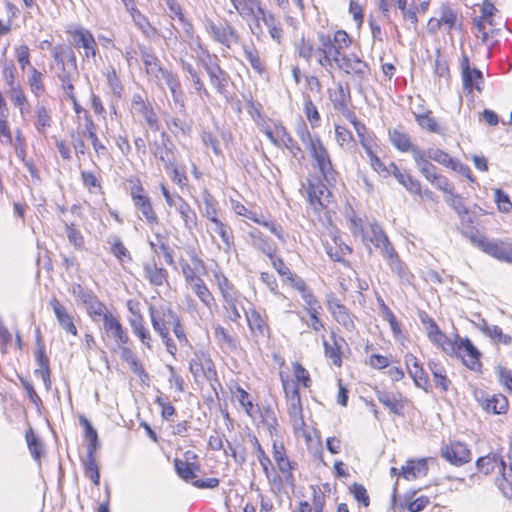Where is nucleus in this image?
Instances as JSON below:
<instances>
[{
	"instance_id": "9d476101",
	"label": "nucleus",
	"mask_w": 512,
	"mask_h": 512,
	"mask_svg": "<svg viewBox=\"0 0 512 512\" xmlns=\"http://www.w3.org/2000/svg\"><path fill=\"white\" fill-rule=\"evenodd\" d=\"M462 359L463 364L472 371H480L481 369V352L473 345L468 338H462L460 347L456 355Z\"/></svg>"
},
{
	"instance_id": "b1692460",
	"label": "nucleus",
	"mask_w": 512,
	"mask_h": 512,
	"mask_svg": "<svg viewBox=\"0 0 512 512\" xmlns=\"http://www.w3.org/2000/svg\"><path fill=\"white\" fill-rule=\"evenodd\" d=\"M248 243L263 254L272 258L275 254V247L257 230L252 229L247 234Z\"/></svg>"
},
{
	"instance_id": "1a4fd4ad",
	"label": "nucleus",
	"mask_w": 512,
	"mask_h": 512,
	"mask_svg": "<svg viewBox=\"0 0 512 512\" xmlns=\"http://www.w3.org/2000/svg\"><path fill=\"white\" fill-rule=\"evenodd\" d=\"M173 147L174 145L165 132L161 134L159 140H154L149 144L153 156L160 160L166 169H169L174 162Z\"/></svg>"
},
{
	"instance_id": "f704fd0d",
	"label": "nucleus",
	"mask_w": 512,
	"mask_h": 512,
	"mask_svg": "<svg viewBox=\"0 0 512 512\" xmlns=\"http://www.w3.org/2000/svg\"><path fill=\"white\" fill-rule=\"evenodd\" d=\"M180 214L185 228L192 231L197 225V215L190 205L184 200H177V205L174 207Z\"/></svg>"
},
{
	"instance_id": "dca6fc26",
	"label": "nucleus",
	"mask_w": 512,
	"mask_h": 512,
	"mask_svg": "<svg viewBox=\"0 0 512 512\" xmlns=\"http://www.w3.org/2000/svg\"><path fill=\"white\" fill-rule=\"evenodd\" d=\"M405 364L414 384L425 392H428L430 387L429 380L418 359L411 353L406 354Z\"/></svg>"
},
{
	"instance_id": "864d4df0",
	"label": "nucleus",
	"mask_w": 512,
	"mask_h": 512,
	"mask_svg": "<svg viewBox=\"0 0 512 512\" xmlns=\"http://www.w3.org/2000/svg\"><path fill=\"white\" fill-rule=\"evenodd\" d=\"M273 458L282 473H287L292 470V466L288 458L286 457L283 445H273Z\"/></svg>"
},
{
	"instance_id": "7ed1b4c3",
	"label": "nucleus",
	"mask_w": 512,
	"mask_h": 512,
	"mask_svg": "<svg viewBox=\"0 0 512 512\" xmlns=\"http://www.w3.org/2000/svg\"><path fill=\"white\" fill-rule=\"evenodd\" d=\"M149 315L152 327L154 331L159 334L167 352L175 356L177 353V346L169 336V326L172 325V317H178L177 313L167 306H160L159 308L150 306Z\"/></svg>"
},
{
	"instance_id": "c85d7f7f",
	"label": "nucleus",
	"mask_w": 512,
	"mask_h": 512,
	"mask_svg": "<svg viewBox=\"0 0 512 512\" xmlns=\"http://www.w3.org/2000/svg\"><path fill=\"white\" fill-rule=\"evenodd\" d=\"M344 343L343 338L336 339L334 335L331 336V342L323 341L325 356L337 367H340L342 364L341 348Z\"/></svg>"
},
{
	"instance_id": "412c9836",
	"label": "nucleus",
	"mask_w": 512,
	"mask_h": 512,
	"mask_svg": "<svg viewBox=\"0 0 512 512\" xmlns=\"http://www.w3.org/2000/svg\"><path fill=\"white\" fill-rule=\"evenodd\" d=\"M476 464L477 468L485 475L492 473L496 468H498L503 479L508 481L507 473L505 472L506 463L499 455L489 454L487 456L480 457Z\"/></svg>"
},
{
	"instance_id": "f3484780",
	"label": "nucleus",
	"mask_w": 512,
	"mask_h": 512,
	"mask_svg": "<svg viewBox=\"0 0 512 512\" xmlns=\"http://www.w3.org/2000/svg\"><path fill=\"white\" fill-rule=\"evenodd\" d=\"M132 107L145 119L151 130L157 131L159 129V121L152 105L149 102L144 101L140 94H135L133 96Z\"/></svg>"
},
{
	"instance_id": "4d7b16f0",
	"label": "nucleus",
	"mask_w": 512,
	"mask_h": 512,
	"mask_svg": "<svg viewBox=\"0 0 512 512\" xmlns=\"http://www.w3.org/2000/svg\"><path fill=\"white\" fill-rule=\"evenodd\" d=\"M415 118L421 128L432 133L440 132L438 123L430 111L422 114H415Z\"/></svg>"
},
{
	"instance_id": "5701e85b",
	"label": "nucleus",
	"mask_w": 512,
	"mask_h": 512,
	"mask_svg": "<svg viewBox=\"0 0 512 512\" xmlns=\"http://www.w3.org/2000/svg\"><path fill=\"white\" fill-rule=\"evenodd\" d=\"M307 193L309 201L315 209L324 208L330 202L331 194L327 187L321 183L310 184Z\"/></svg>"
},
{
	"instance_id": "7c9ffc66",
	"label": "nucleus",
	"mask_w": 512,
	"mask_h": 512,
	"mask_svg": "<svg viewBox=\"0 0 512 512\" xmlns=\"http://www.w3.org/2000/svg\"><path fill=\"white\" fill-rule=\"evenodd\" d=\"M428 467L426 459H419L417 461H407L406 465L401 469V475L407 479H415L419 476H425L427 474Z\"/></svg>"
},
{
	"instance_id": "49530a36",
	"label": "nucleus",
	"mask_w": 512,
	"mask_h": 512,
	"mask_svg": "<svg viewBox=\"0 0 512 512\" xmlns=\"http://www.w3.org/2000/svg\"><path fill=\"white\" fill-rule=\"evenodd\" d=\"M191 290L197 295L199 300L209 309H211L214 303V297L205 282L201 278L197 282L189 285Z\"/></svg>"
},
{
	"instance_id": "4468645a",
	"label": "nucleus",
	"mask_w": 512,
	"mask_h": 512,
	"mask_svg": "<svg viewBox=\"0 0 512 512\" xmlns=\"http://www.w3.org/2000/svg\"><path fill=\"white\" fill-rule=\"evenodd\" d=\"M441 455L453 465L461 466L471 460V452L462 442H453L445 446Z\"/></svg>"
},
{
	"instance_id": "09e8293b",
	"label": "nucleus",
	"mask_w": 512,
	"mask_h": 512,
	"mask_svg": "<svg viewBox=\"0 0 512 512\" xmlns=\"http://www.w3.org/2000/svg\"><path fill=\"white\" fill-rule=\"evenodd\" d=\"M395 178L408 192L421 195L422 190L420 182L414 179L410 174L402 173L399 168H395Z\"/></svg>"
},
{
	"instance_id": "e2e57ef3",
	"label": "nucleus",
	"mask_w": 512,
	"mask_h": 512,
	"mask_svg": "<svg viewBox=\"0 0 512 512\" xmlns=\"http://www.w3.org/2000/svg\"><path fill=\"white\" fill-rule=\"evenodd\" d=\"M167 126L170 129V131L176 136L190 135L191 133V125L180 118H171L167 121Z\"/></svg>"
},
{
	"instance_id": "a19ab883",
	"label": "nucleus",
	"mask_w": 512,
	"mask_h": 512,
	"mask_svg": "<svg viewBox=\"0 0 512 512\" xmlns=\"http://www.w3.org/2000/svg\"><path fill=\"white\" fill-rule=\"evenodd\" d=\"M429 368L436 386L439 387L442 392H447L451 385V381L447 378L444 367L439 363L430 362Z\"/></svg>"
},
{
	"instance_id": "bf43d9fd",
	"label": "nucleus",
	"mask_w": 512,
	"mask_h": 512,
	"mask_svg": "<svg viewBox=\"0 0 512 512\" xmlns=\"http://www.w3.org/2000/svg\"><path fill=\"white\" fill-rule=\"evenodd\" d=\"M335 134L337 143L345 149H351L355 146L352 133L345 127L336 125Z\"/></svg>"
},
{
	"instance_id": "39448f33",
	"label": "nucleus",
	"mask_w": 512,
	"mask_h": 512,
	"mask_svg": "<svg viewBox=\"0 0 512 512\" xmlns=\"http://www.w3.org/2000/svg\"><path fill=\"white\" fill-rule=\"evenodd\" d=\"M310 155L314 161V166L318 168L327 182L335 180V170L333 168L330 155L321 140H316L309 149Z\"/></svg>"
},
{
	"instance_id": "72a5a7b5",
	"label": "nucleus",
	"mask_w": 512,
	"mask_h": 512,
	"mask_svg": "<svg viewBox=\"0 0 512 512\" xmlns=\"http://www.w3.org/2000/svg\"><path fill=\"white\" fill-rule=\"evenodd\" d=\"M180 64L182 70L186 73V78L192 82L194 89L200 95L209 96V93L204 86L199 72L192 66V64L186 62L185 60H181Z\"/></svg>"
},
{
	"instance_id": "774afa93",
	"label": "nucleus",
	"mask_w": 512,
	"mask_h": 512,
	"mask_svg": "<svg viewBox=\"0 0 512 512\" xmlns=\"http://www.w3.org/2000/svg\"><path fill=\"white\" fill-rule=\"evenodd\" d=\"M81 179L83 185L89 190L90 193H97L101 191L100 181L93 172L81 171Z\"/></svg>"
},
{
	"instance_id": "a878e982",
	"label": "nucleus",
	"mask_w": 512,
	"mask_h": 512,
	"mask_svg": "<svg viewBox=\"0 0 512 512\" xmlns=\"http://www.w3.org/2000/svg\"><path fill=\"white\" fill-rule=\"evenodd\" d=\"M383 257L386 259L391 270L395 272L402 281L410 283L412 275L406 265L400 260L394 248L390 249Z\"/></svg>"
},
{
	"instance_id": "5fc2aeb1",
	"label": "nucleus",
	"mask_w": 512,
	"mask_h": 512,
	"mask_svg": "<svg viewBox=\"0 0 512 512\" xmlns=\"http://www.w3.org/2000/svg\"><path fill=\"white\" fill-rule=\"evenodd\" d=\"M460 341L462 338L459 335H455L454 339H451L444 334L435 344L439 345L446 354L455 356L460 347Z\"/></svg>"
},
{
	"instance_id": "052dcab7",
	"label": "nucleus",
	"mask_w": 512,
	"mask_h": 512,
	"mask_svg": "<svg viewBox=\"0 0 512 512\" xmlns=\"http://www.w3.org/2000/svg\"><path fill=\"white\" fill-rule=\"evenodd\" d=\"M54 61L57 68L67 64L70 60V53H74L73 50L65 45H56L51 50Z\"/></svg>"
},
{
	"instance_id": "0e129e2a",
	"label": "nucleus",
	"mask_w": 512,
	"mask_h": 512,
	"mask_svg": "<svg viewBox=\"0 0 512 512\" xmlns=\"http://www.w3.org/2000/svg\"><path fill=\"white\" fill-rule=\"evenodd\" d=\"M85 469H86V474L91 479V481L95 485H99L100 473H99L98 465L96 463V459L94 457V453H87V457L85 460Z\"/></svg>"
},
{
	"instance_id": "473e14b6",
	"label": "nucleus",
	"mask_w": 512,
	"mask_h": 512,
	"mask_svg": "<svg viewBox=\"0 0 512 512\" xmlns=\"http://www.w3.org/2000/svg\"><path fill=\"white\" fill-rule=\"evenodd\" d=\"M85 135L91 141L92 147L95 153L100 156H107L108 149L107 147L99 140L96 134V126L93 120L90 117H86L85 123Z\"/></svg>"
},
{
	"instance_id": "ea45409f",
	"label": "nucleus",
	"mask_w": 512,
	"mask_h": 512,
	"mask_svg": "<svg viewBox=\"0 0 512 512\" xmlns=\"http://www.w3.org/2000/svg\"><path fill=\"white\" fill-rule=\"evenodd\" d=\"M214 277L224 302H232V299L237 297V291L234 286L222 273H215Z\"/></svg>"
},
{
	"instance_id": "f03ea898",
	"label": "nucleus",
	"mask_w": 512,
	"mask_h": 512,
	"mask_svg": "<svg viewBox=\"0 0 512 512\" xmlns=\"http://www.w3.org/2000/svg\"><path fill=\"white\" fill-rule=\"evenodd\" d=\"M141 60L149 79L161 87L162 80L168 86L176 105L184 109L183 92L176 74L162 67L159 59L150 51L141 49Z\"/></svg>"
},
{
	"instance_id": "f8f14e48",
	"label": "nucleus",
	"mask_w": 512,
	"mask_h": 512,
	"mask_svg": "<svg viewBox=\"0 0 512 512\" xmlns=\"http://www.w3.org/2000/svg\"><path fill=\"white\" fill-rule=\"evenodd\" d=\"M327 308L332 314L334 320L343 326L347 331L355 330L354 316L349 312L348 308L340 303V301L334 297H331L327 301Z\"/></svg>"
},
{
	"instance_id": "0eeeda50",
	"label": "nucleus",
	"mask_w": 512,
	"mask_h": 512,
	"mask_svg": "<svg viewBox=\"0 0 512 512\" xmlns=\"http://www.w3.org/2000/svg\"><path fill=\"white\" fill-rule=\"evenodd\" d=\"M69 35L73 39V44L77 49H83V60L95 58L97 43L93 34L86 28L77 26L68 30Z\"/></svg>"
},
{
	"instance_id": "8fccbe9b",
	"label": "nucleus",
	"mask_w": 512,
	"mask_h": 512,
	"mask_svg": "<svg viewBox=\"0 0 512 512\" xmlns=\"http://www.w3.org/2000/svg\"><path fill=\"white\" fill-rule=\"evenodd\" d=\"M261 18L263 23L267 26L271 38L280 43L283 36V29L274 15L264 12Z\"/></svg>"
},
{
	"instance_id": "ddd939ff",
	"label": "nucleus",
	"mask_w": 512,
	"mask_h": 512,
	"mask_svg": "<svg viewBox=\"0 0 512 512\" xmlns=\"http://www.w3.org/2000/svg\"><path fill=\"white\" fill-rule=\"evenodd\" d=\"M246 320L249 330L256 341L268 339L270 337V328L266 316L259 311L251 309L246 312Z\"/></svg>"
},
{
	"instance_id": "9b49d317",
	"label": "nucleus",
	"mask_w": 512,
	"mask_h": 512,
	"mask_svg": "<svg viewBox=\"0 0 512 512\" xmlns=\"http://www.w3.org/2000/svg\"><path fill=\"white\" fill-rule=\"evenodd\" d=\"M213 361L210 356L202 351H196L189 361V370L195 379L209 378L214 373Z\"/></svg>"
},
{
	"instance_id": "423d86ee",
	"label": "nucleus",
	"mask_w": 512,
	"mask_h": 512,
	"mask_svg": "<svg viewBox=\"0 0 512 512\" xmlns=\"http://www.w3.org/2000/svg\"><path fill=\"white\" fill-rule=\"evenodd\" d=\"M205 29L214 41L222 44L228 49L233 45L238 44L240 41L238 32L229 23L215 24L212 21H208L205 24Z\"/></svg>"
},
{
	"instance_id": "6e6d98bb",
	"label": "nucleus",
	"mask_w": 512,
	"mask_h": 512,
	"mask_svg": "<svg viewBox=\"0 0 512 512\" xmlns=\"http://www.w3.org/2000/svg\"><path fill=\"white\" fill-rule=\"evenodd\" d=\"M108 243L111 245L112 254L121 262L131 260L128 249L124 246L123 242L118 236H113Z\"/></svg>"
},
{
	"instance_id": "338daca9",
	"label": "nucleus",
	"mask_w": 512,
	"mask_h": 512,
	"mask_svg": "<svg viewBox=\"0 0 512 512\" xmlns=\"http://www.w3.org/2000/svg\"><path fill=\"white\" fill-rule=\"evenodd\" d=\"M214 334L215 338L221 345H225L231 350H235L237 348L236 339L232 337L225 328L221 326L216 327Z\"/></svg>"
},
{
	"instance_id": "6e6552de",
	"label": "nucleus",
	"mask_w": 512,
	"mask_h": 512,
	"mask_svg": "<svg viewBox=\"0 0 512 512\" xmlns=\"http://www.w3.org/2000/svg\"><path fill=\"white\" fill-rule=\"evenodd\" d=\"M217 60L216 55H214L213 58L209 56V61H204L202 66L209 77L211 85L218 93L223 95L227 91L229 75L220 67Z\"/></svg>"
},
{
	"instance_id": "680f3d73",
	"label": "nucleus",
	"mask_w": 512,
	"mask_h": 512,
	"mask_svg": "<svg viewBox=\"0 0 512 512\" xmlns=\"http://www.w3.org/2000/svg\"><path fill=\"white\" fill-rule=\"evenodd\" d=\"M427 157L445 167L450 168L455 159H453L448 153L438 148H431L427 150Z\"/></svg>"
},
{
	"instance_id": "4be33fe9",
	"label": "nucleus",
	"mask_w": 512,
	"mask_h": 512,
	"mask_svg": "<svg viewBox=\"0 0 512 512\" xmlns=\"http://www.w3.org/2000/svg\"><path fill=\"white\" fill-rule=\"evenodd\" d=\"M234 9L244 20H250L251 17L262 16L265 12L258 0H230Z\"/></svg>"
},
{
	"instance_id": "c03bdc74",
	"label": "nucleus",
	"mask_w": 512,
	"mask_h": 512,
	"mask_svg": "<svg viewBox=\"0 0 512 512\" xmlns=\"http://www.w3.org/2000/svg\"><path fill=\"white\" fill-rule=\"evenodd\" d=\"M288 412L295 430L303 429L305 423L302 415L301 398L288 400Z\"/></svg>"
},
{
	"instance_id": "603ef678",
	"label": "nucleus",
	"mask_w": 512,
	"mask_h": 512,
	"mask_svg": "<svg viewBox=\"0 0 512 512\" xmlns=\"http://www.w3.org/2000/svg\"><path fill=\"white\" fill-rule=\"evenodd\" d=\"M29 71L28 84L30 90L36 97H39L44 92L43 74L33 66H30Z\"/></svg>"
},
{
	"instance_id": "393cba45",
	"label": "nucleus",
	"mask_w": 512,
	"mask_h": 512,
	"mask_svg": "<svg viewBox=\"0 0 512 512\" xmlns=\"http://www.w3.org/2000/svg\"><path fill=\"white\" fill-rule=\"evenodd\" d=\"M461 75L464 93L472 95L474 90L479 93L482 91L481 84L483 83V74L479 69L473 68Z\"/></svg>"
},
{
	"instance_id": "bb28decb",
	"label": "nucleus",
	"mask_w": 512,
	"mask_h": 512,
	"mask_svg": "<svg viewBox=\"0 0 512 512\" xmlns=\"http://www.w3.org/2000/svg\"><path fill=\"white\" fill-rule=\"evenodd\" d=\"M137 211L141 214L140 219L145 220L150 226L158 224V217L153 209L152 203L148 195L139 198L133 202Z\"/></svg>"
},
{
	"instance_id": "aec40b11",
	"label": "nucleus",
	"mask_w": 512,
	"mask_h": 512,
	"mask_svg": "<svg viewBox=\"0 0 512 512\" xmlns=\"http://www.w3.org/2000/svg\"><path fill=\"white\" fill-rule=\"evenodd\" d=\"M77 76V61L74 53H70V60L67 64L58 68L57 77L61 82L63 90H74L73 81Z\"/></svg>"
},
{
	"instance_id": "6ab92c4d",
	"label": "nucleus",
	"mask_w": 512,
	"mask_h": 512,
	"mask_svg": "<svg viewBox=\"0 0 512 512\" xmlns=\"http://www.w3.org/2000/svg\"><path fill=\"white\" fill-rule=\"evenodd\" d=\"M104 330L107 335L115 340L121 346L129 341V337L119 320L112 314H105L103 320Z\"/></svg>"
},
{
	"instance_id": "2eb2a0df",
	"label": "nucleus",
	"mask_w": 512,
	"mask_h": 512,
	"mask_svg": "<svg viewBox=\"0 0 512 512\" xmlns=\"http://www.w3.org/2000/svg\"><path fill=\"white\" fill-rule=\"evenodd\" d=\"M363 241L372 243L381 250L382 255H385L390 249L394 248L387 235L377 223H371L369 228L363 232Z\"/></svg>"
},
{
	"instance_id": "37998d69",
	"label": "nucleus",
	"mask_w": 512,
	"mask_h": 512,
	"mask_svg": "<svg viewBox=\"0 0 512 512\" xmlns=\"http://www.w3.org/2000/svg\"><path fill=\"white\" fill-rule=\"evenodd\" d=\"M130 325L132 327L133 333L140 339L142 344L151 349V335L145 328L141 315H136L134 318H132L130 320Z\"/></svg>"
},
{
	"instance_id": "c756f323",
	"label": "nucleus",
	"mask_w": 512,
	"mask_h": 512,
	"mask_svg": "<svg viewBox=\"0 0 512 512\" xmlns=\"http://www.w3.org/2000/svg\"><path fill=\"white\" fill-rule=\"evenodd\" d=\"M377 399L388 408L391 413L403 415L404 405L401 401L400 394L396 395L385 391H378Z\"/></svg>"
},
{
	"instance_id": "2f4dec72",
	"label": "nucleus",
	"mask_w": 512,
	"mask_h": 512,
	"mask_svg": "<svg viewBox=\"0 0 512 512\" xmlns=\"http://www.w3.org/2000/svg\"><path fill=\"white\" fill-rule=\"evenodd\" d=\"M210 230L221 237L222 242L224 244V250L230 251L231 248L234 246V237L231 229L226 224H224L219 218H213Z\"/></svg>"
},
{
	"instance_id": "13d9d810",
	"label": "nucleus",
	"mask_w": 512,
	"mask_h": 512,
	"mask_svg": "<svg viewBox=\"0 0 512 512\" xmlns=\"http://www.w3.org/2000/svg\"><path fill=\"white\" fill-rule=\"evenodd\" d=\"M9 95L14 106L20 110L22 115H24L27 111L26 108L28 106V100L21 87L16 86L12 89H9Z\"/></svg>"
},
{
	"instance_id": "c9c22d12",
	"label": "nucleus",
	"mask_w": 512,
	"mask_h": 512,
	"mask_svg": "<svg viewBox=\"0 0 512 512\" xmlns=\"http://www.w3.org/2000/svg\"><path fill=\"white\" fill-rule=\"evenodd\" d=\"M276 134L278 136L281 135V147L284 146L286 149L290 151L293 157L304 158L302 150L300 146L296 143V141L291 137V135L286 131V128L282 125H276Z\"/></svg>"
},
{
	"instance_id": "de8ad7c7",
	"label": "nucleus",
	"mask_w": 512,
	"mask_h": 512,
	"mask_svg": "<svg viewBox=\"0 0 512 512\" xmlns=\"http://www.w3.org/2000/svg\"><path fill=\"white\" fill-rule=\"evenodd\" d=\"M243 52L245 59L249 62L252 69L258 74H262L265 71V66L255 46L253 44L243 45Z\"/></svg>"
},
{
	"instance_id": "20e7f679",
	"label": "nucleus",
	"mask_w": 512,
	"mask_h": 512,
	"mask_svg": "<svg viewBox=\"0 0 512 512\" xmlns=\"http://www.w3.org/2000/svg\"><path fill=\"white\" fill-rule=\"evenodd\" d=\"M477 246L493 258L512 264V241L510 240H487L483 237L473 238Z\"/></svg>"
},
{
	"instance_id": "69168bd1",
	"label": "nucleus",
	"mask_w": 512,
	"mask_h": 512,
	"mask_svg": "<svg viewBox=\"0 0 512 512\" xmlns=\"http://www.w3.org/2000/svg\"><path fill=\"white\" fill-rule=\"evenodd\" d=\"M446 203L461 217L468 214V209L463 203V199L459 194L454 191L445 198Z\"/></svg>"
},
{
	"instance_id": "f257e3e1",
	"label": "nucleus",
	"mask_w": 512,
	"mask_h": 512,
	"mask_svg": "<svg viewBox=\"0 0 512 512\" xmlns=\"http://www.w3.org/2000/svg\"><path fill=\"white\" fill-rule=\"evenodd\" d=\"M318 52L317 62L324 68H333L334 66L347 75L364 79L369 73L368 64L356 54H346L345 51L351 45V38L344 30H337L333 37L328 34H318Z\"/></svg>"
},
{
	"instance_id": "cd10ccee",
	"label": "nucleus",
	"mask_w": 512,
	"mask_h": 512,
	"mask_svg": "<svg viewBox=\"0 0 512 512\" xmlns=\"http://www.w3.org/2000/svg\"><path fill=\"white\" fill-rule=\"evenodd\" d=\"M144 276L154 286H162L167 282L168 272L166 269L158 267L154 262L143 264Z\"/></svg>"
},
{
	"instance_id": "e433bc0d",
	"label": "nucleus",
	"mask_w": 512,
	"mask_h": 512,
	"mask_svg": "<svg viewBox=\"0 0 512 512\" xmlns=\"http://www.w3.org/2000/svg\"><path fill=\"white\" fill-rule=\"evenodd\" d=\"M330 99L337 111L344 112L347 110L348 103L350 101V92L348 87H344L339 83L334 93H330Z\"/></svg>"
},
{
	"instance_id": "3c124183",
	"label": "nucleus",
	"mask_w": 512,
	"mask_h": 512,
	"mask_svg": "<svg viewBox=\"0 0 512 512\" xmlns=\"http://www.w3.org/2000/svg\"><path fill=\"white\" fill-rule=\"evenodd\" d=\"M481 329L494 342L508 345L512 341V338L509 335L504 334L502 329L497 325H488L486 322H484Z\"/></svg>"
},
{
	"instance_id": "a211bd4d",
	"label": "nucleus",
	"mask_w": 512,
	"mask_h": 512,
	"mask_svg": "<svg viewBox=\"0 0 512 512\" xmlns=\"http://www.w3.org/2000/svg\"><path fill=\"white\" fill-rule=\"evenodd\" d=\"M50 306L56 316V319L63 330L67 333L76 336L77 328L74 324L73 316L67 311L57 298L50 300Z\"/></svg>"
},
{
	"instance_id": "58836bf2",
	"label": "nucleus",
	"mask_w": 512,
	"mask_h": 512,
	"mask_svg": "<svg viewBox=\"0 0 512 512\" xmlns=\"http://www.w3.org/2000/svg\"><path fill=\"white\" fill-rule=\"evenodd\" d=\"M389 140L391 144L401 152H407L413 146L410 137L401 129H392L389 131Z\"/></svg>"
},
{
	"instance_id": "a18cd8bd",
	"label": "nucleus",
	"mask_w": 512,
	"mask_h": 512,
	"mask_svg": "<svg viewBox=\"0 0 512 512\" xmlns=\"http://www.w3.org/2000/svg\"><path fill=\"white\" fill-rule=\"evenodd\" d=\"M483 408L488 413L502 414L508 409V401L503 395H493L491 398L486 399Z\"/></svg>"
},
{
	"instance_id": "4c0bfd02",
	"label": "nucleus",
	"mask_w": 512,
	"mask_h": 512,
	"mask_svg": "<svg viewBox=\"0 0 512 512\" xmlns=\"http://www.w3.org/2000/svg\"><path fill=\"white\" fill-rule=\"evenodd\" d=\"M352 124L356 131L359 142L364 148L365 152H371V148H373L375 145L373 134L370 133L366 126L357 119H353Z\"/></svg>"
},
{
	"instance_id": "79ce46f5",
	"label": "nucleus",
	"mask_w": 512,
	"mask_h": 512,
	"mask_svg": "<svg viewBox=\"0 0 512 512\" xmlns=\"http://www.w3.org/2000/svg\"><path fill=\"white\" fill-rule=\"evenodd\" d=\"M79 422L84 428L85 438L89 441L87 453H95L99 446L97 431L85 416H80Z\"/></svg>"
}]
</instances>
